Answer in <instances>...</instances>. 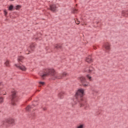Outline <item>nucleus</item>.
<instances>
[{"instance_id":"nucleus-3","label":"nucleus","mask_w":128,"mask_h":128,"mask_svg":"<svg viewBox=\"0 0 128 128\" xmlns=\"http://www.w3.org/2000/svg\"><path fill=\"white\" fill-rule=\"evenodd\" d=\"M2 124L4 126H6V128H8V126H10L14 124V120L10 118H8L3 121Z\"/></svg>"},{"instance_id":"nucleus-29","label":"nucleus","mask_w":128,"mask_h":128,"mask_svg":"<svg viewBox=\"0 0 128 128\" xmlns=\"http://www.w3.org/2000/svg\"><path fill=\"white\" fill-rule=\"evenodd\" d=\"M96 24H98V22H96Z\"/></svg>"},{"instance_id":"nucleus-26","label":"nucleus","mask_w":128,"mask_h":128,"mask_svg":"<svg viewBox=\"0 0 128 128\" xmlns=\"http://www.w3.org/2000/svg\"><path fill=\"white\" fill-rule=\"evenodd\" d=\"M78 12V10H76V9H74L73 10L74 14H76V12Z\"/></svg>"},{"instance_id":"nucleus-31","label":"nucleus","mask_w":128,"mask_h":128,"mask_svg":"<svg viewBox=\"0 0 128 128\" xmlns=\"http://www.w3.org/2000/svg\"><path fill=\"white\" fill-rule=\"evenodd\" d=\"M15 66H16V64H14Z\"/></svg>"},{"instance_id":"nucleus-5","label":"nucleus","mask_w":128,"mask_h":128,"mask_svg":"<svg viewBox=\"0 0 128 128\" xmlns=\"http://www.w3.org/2000/svg\"><path fill=\"white\" fill-rule=\"evenodd\" d=\"M11 102L12 106L16 105V91L12 92Z\"/></svg>"},{"instance_id":"nucleus-4","label":"nucleus","mask_w":128,"mask_h":128,"mask_svg":"<svg viewBox=\"0 0 128 128\" xmlns=\"http://www.w3.org/2000/svg\"><path fill=\"white\" fill-rule=\"evenodd\" d=\"M78 80L81 82V84H82V86H84V88H88V86H90V82L86 81V78L80 76L78 78Z\"/></svg>"},{"instance_id":"nucleus-18","label":"nucleus","mask_w":128,"mask_h":128,"mask_svg":"<svg viewBox=\"0 0 128 128\" xmlns=\"http://www.w3.org/2000/svg\"><path fill=\"white\" fill-rule=\"evenodd\" d=\"M4 64L6 66H10V61H8V60H7L5 62Z\"/></svg>"},{"instance_id":"nucleus-7","label":"nucleus","mask_w":128,"mask_h":128,"mask_svg":"<svg viewBox=\"0 0 128 128\" xmlns=\"http://www.w3.org/2000/svg\"><path fill=\"white\" fill-rule=\"evenodd\" d=\"M16 68H19V70H24V71L26 70V68L24 66L20 64H17Z\"/></svg>"},{"instance_id":"nucleus-13","label":"nucleus","mask_w":128,"mask_h":128,"mask_svg":"<svg viewBox=\"0 0 128 128\" xmlns=\"http://www.w3.org/2000/svg\"><path fill=\"white\" fill-rule=\"evenodd\" d=\"M18 62H24V57L22 56H20L18 57Z\"/></svg>"},{"instance_id":"nucleus-21","label":"nucleus","mask_w":128,"mask_h":128,"mask_svg":"<svg viewBox=\"0 0 128 128\" xmlns=\"http://www.w3.org/2000/svg\"><path fill=\"white\" fill-rule=\"evenodd\" d=\"M30 108H32V107L30 106H28L26 108V110L28 111L30 110Z\"/></svg>"},{"instance_id":"nucleus-30","label":"nucleus","mask_w":128,"mask_h":128,"mask_svg":"<svg viewBox=\"0 0 128 128\" xmlns=\"http://www.w3.org/2000/svg\"><path fill=\"white\" fill-rule=\"evenodd\" d=\"M46 110V108L44 109V110Z\"/></svg>"},{"instance_id":"nucleus-17","label":"nucleus","mask_w":128,"mask_h":128,"mask_svg":"<svg viewBox=\"0 0 128 128\" xmlns=\"http://www.w3.org/2000/svg\"><path fill=\"white\" fill-rule=\"evenodd\" d=\"M86 78H88V80L92 82V76H90V74H87L86 76Z\"/></svg>"},{"instance_id":"nucleus-24","label":"nucleus","mask_w":128,"mask_h":128,"mask_svg":"<svg viewBox=\"0 0 128 128\" xmlns=\"http://www.w3.org/2000/svg\"><path fill=\"white\" fill-rule=\"evenodd\" d=\"M56 48H60V46L59 44H57L55 46Z\"/></svg>"},{"instance_id":"nucleus-8","label":"nucleus","mask_w":128,"mask_h":128,"mask_svg":"<svg viewBox=\"0 0 128 128\" xmlns=\"http://www.w3.org/2000/svg\"><path fill=\"white\" fill-rule=\"evenodd\" d=\"M104 48L107 52L110 50V44L108 42H106L104 44Z\"/></svg>"},{"instance_id":"nucleus-15","label":"nucleus","mask_w":128,"mask_h":128,"mask_svg":"<svg viewBox=\"0 0 128 128\" xmlns=\"http://www.w3.org/2000/svg\"><path fill=\"white\" fill-rule=\"evenodd\" d=\"M76 128H84V124H79Z\"/></svg>"},{"instance_id":"nucleus-23","label":"nucleus","mask_w":128,"mask_h":128,"mask_svg":"<svg viewBox=\"0 0 128 128\" xmlns=\"http://www.w3.org/2000/svg\"><path fill=\"white\" fill-rule=\"evenodd\" d=\"M75 22L76 24H80V21L76 19V20H75Z\"/></svg>"},{"instance_id":"nucleus-22","label":"nucleus","mask_w":128,"mask_h":128,"mask_svg":"<svg viewBox=\"0 0 128 128\" xmlns=\"http://www.w3.org/2000/svg\"><path fill=\"white\" fill-rule=\"evenodd\" d=\"M22 8V6L20 5H17L16 6V10H20V8Z\"/></svg>"},{"instance_id":"nucleus-20","label":"nucleus","mask_w":128,"mask_h":128,"mask_svg":"<svg viewBox=\"0 0 128 128\" xmlns=\"http://www.w3.org/2000/svg\"><path fill=\"white\" fill-rule=\"evenodd\" d=\"M2 102H4V98L0 97V104H2Z\"/></svg>"},{"instance_id":"nucleus-14","label":"nucleus","mask_w":128,"mask_h":128,"mask_svg":"<svg viewBox=\"0 0 128 128\" xmlns=\"http://www.w3.org/2000/svg\"><path fill=\"white\" fill-rule=\"evenodd\" d=\"M122 15L123 16H128V11H124V10L122 11Z\"/></svg>"},{"instance_id":"nucleus-6","label":"nucleus","mask_w":128,"mask_h":128,"mask_svg":"<svg viewBox=\"0 0 128 128\" xmlns=\"http://www.w3.org/2000/svg\"><path fill=\"white\" fill-rule=\"evenodd\" d=\"M84 72H88V74H94V68L92 66L86 68L84 69Z\"/></svg>"},{"instance_id":"nucleus-19","label":"nucleus","mask_w":128,"mask_h":128,"mask_svg":"<svg viewBox=\"0 0 128 128\" xmlns=\"http://www.w3.org/2000/svg\"><path fill=\"white\" fill-rule=\"evenodd\" d=\"M39 84H40V86H44L46 83H44V82H40Z\"/></svg>"},{"instance_id":"nucleus-16","label":"nucleus","mask_w":128,"mask_h":128,"mask_svg":"<svg viewBox=\"0 0 128 128\" xmlns=\"http://www.w3.org/2000/svg\"><path fill=\"white\" fill-rule=\"evenodd\" d=\"M35 46H36V44H32L30 46V48L31 50H34V48Z\"/></svg>"},{"instance_id":"nucleus-12","label":"nucleus","mask_w":128,"mask_h":128,"mask_svg":"<svg viewBox=\"0 0 128 128\" xmlns=\"http://www.w3.org/2000/svg\"><path fill=\"white\" fill-rule=\"evenodd\" d=\"M64 92H61L58 94V98L62 100L64 98Z\"/></svg>"},{"instance_id":"nucleus-2","label":"nucleus","mask_w":128,"mask_h":128,"mask_svg":"<svg viewBox=\"0 0 128 128\" xmlns=\"http://www.w3.org/2000/svg\"><path fill=\"white\" fill-rule=\"evenodd\" d=\"M84 96V90L82 88L78 90L76 94V98L74 100L73 104H76L78 102H79L80 106H84L86 103V100H84L82 98Z\"/></svg>"},{"instance_id":"nucleus-25","label":"nucleus","mask_w":128,"mask_h":128,"mask_svg":"<svg viewBox=\"0 0 128 128\" xmlns=\"http://www.w3.org/2000/svg\"><path fill=\"white\" fill-rule=\"evenodd\" d=\"M4 16H8V11L6 10H4Z\"/></svg>"},{"instance_id":"nucleus-10","label":"nucleus","mask_w":128,"mask_h":128,"mask_svg":"<svg viewBox=\"0 0 128 128\" xmlns=\"http://www.w3.org/2000/svg\"><path fill=\"white\" fill-rule=\"evenodd\" d=\"M50 10L52 12H56V4H52L50 6Z\"/></svg>"},{"instance_id":"nucleus-11","label":"nucleus","mask_w":128,"mask_h":128,"mask_svg":"<svg viewBox=\"0 0 128 128\" xmlns=\"http://www.w3.org/2000/svg\"><path fill=\"white\" fill-rule=\"evenodd\" d=\"M16 10V8L14 6V5L12 4H10L8 8V10L10 12H12L13 10Z\"/></svg>"},{"instance_id":"nucleus-9","label":"nucleus","mask_w":128,"mask_h":128,"mask_svg":"<svg viewBox=\"0 0 128 128\" xmlns=\"http://www.w3.org/2000/svg\"><path fill=\"white\" fill-rule=\"evenodd\" d=\"M86 62H88V64H90L91 62H92V56H89L86 58Z\"/></svg>"},{"instance_id":"nucleus-28","label":"nucleus","mask_w":128,"mask_h":128,"mask_svg":"<svg viewBox=\"0 0 128 128\" xmlns=\"http://www.w3.org/2000/svg\"><path fill=\"white\" fill-rule=\"evenodd\" d=\"M94 50H96V48L94 47Z\"/></svg>"},{"instance_id":"nucleus-1","label":"nucleus","mask_w":128,"mask_h":128,"mask_svg":"<svg viewBox=\"0 0 128 128\" xmlns=\"http://www.w3.org/2000/svg\"><path fill=\"white\" fill-rule=\"evenodd\" d=\"M50 75L52 76L53 80H60L66 76L68 73L64 72L62 74H58L52 68H47L44 70L43 72H40V76L42 78H44Z\"/></svg>"},{"instance_id":"nucleus-27","label":"nucleus","mask_w":128,"mask_h":128,"mask_svg":"<svg viewBox=\"0 0 128 128\" xmlns=\"http://www.w3.org/2000/svg\"><path fill=\"white\" fill-rule=\"evenodd\" d=\"M2 82H0V86H2Z\"/></svg>"},{"instance_id":"nucleus-32","label":"nucleus","mask_w":128,"mask_h":128,"mask_svg":"<svg viewBox=\"0 0 128 128\" xmlns=\"http://www.w3.org/2000/svg\"><path fill=\"white\" fill-rule=\"evenodd\" d=\"M11 0V2H13V0Z\"/></svg>"}]
</instances>
